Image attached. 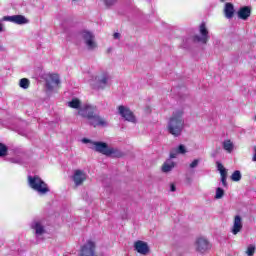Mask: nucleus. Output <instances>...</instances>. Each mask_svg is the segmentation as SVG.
<instances>
[{"mask_svg":"<svg viewBox=\"0 0 256 256\" xmlns=\"http://www.w3.org/2000/svg\"><path fill=\"white\" fill-rule=\"evenodd\" d=\"M89 125H91L94 128H97V127H107V125H109V123L107 122V119L103 118V116L96 113L89 120Z\"/></svg>","mask_w":256,"mask_h":256,"instance_id":"8","label":"nucleus"},{"mask_svg":"<svg viewBox=\"0 0 256 256\" xmlns=\"http://www.w3.org/2000/svg\"><path fill=\"white\" fill-rule=\"evenodd\" d=\"M254 155H253V158H252V161H256V146H254Z\"/></svg>","mask_w":256,"mask_h":256,"instance_id":"36","label":"nucleus"},{"mask_svg":"<svg viewBox=\"0 0 256 256\" xmlns=\"http://www.w3.org/2000/svg\"><path fill=\"white\" fill-rule=\"evenodd\" d=\"M224 13H225L226 19H233L235 15V7L233 6V4L229 2L226 3L224 8Z\"/></svg>","mask_w":256,"mask_h":256,"instance_id":"18","label":"nucleus"},{"mask_svg":"<svg viewBox=\"0 0 256 256\" xmlns=\"http://www.w3.org/2000/svg\"><path fill=\"white\" fill-rule=\"evenodd\" d=\"M233 142L231 140H226L223 142V149L227 151V153H233Z\"/></svg>","mask_w":256,"mask_h":256,"instance_id":"22","label":"nucleus"},{"mask_svg":"<svg viewBox=\"0 0 256 256\" xmlns=\"http://www.w3.org/2000/svg\"><path fill=\"white\" fill-rule=\"evenodd\" d=\"M2 21H9L10 23L14 22V15L13 16H4Z\"/></svg>","mask_w":256,"mask_h":256,"instance_id":"31","label":"nucleus"},{"mask_svg":"<svg viewBox=\"0 0 256 256\" xmlns=\"http://www.w3.org/2000/svg\"><path fill=\"white\" fill-rule=\"evenodd\" d=\"M82 37L89 49H95V47H97V44L94 41L95 36L91 32L84 31L82 33Z\"/></svg>","mask_w":256,"mask_h":256,"instance_id":"12","label":"nucleus"},{"mask_svg":"<svg viewBox=\"0 0 256 256\" xmlns=\"http://www.w3.org/2000/svg\"><path fill=\"white\" fill-rule=\"evenodd\" d=\"M231 179L233 180V181H241V171H239V170H236V171H234L233 173H232V175H231Z\"/></svg>","mask_w":256,"mask_h":256,"instance_id":"28","label":"nucleus"},{"mask_svg":"<svg viewBox=\"0 0 256 256\" xmlns=\"http://www.w3.org/2000/svg\"><path fill=\"white\" fill-rule=\"evenodd\" d=\"M73 181L76 187H79L82 183L87 181V174L83 170H75L73 175Z\"/></svg>","mask_w":256,"mask_h":256,"instance_id":"11","label":"nucleus"},{"mask_svg":"<svg viewBox=\"0 0 256 256\" xmlns=\"http://www.w3.org/2000/svg\"><path fill=\"white\" fill-rule=\"evenodd\" d=\"M95 111V107L86 105L80 108L78 113L81 115V117H84V119H88V121H90L91 118L97 114Z\"/></svg>","mask_w":256,"mask_h":256,"instance_id":"9","label":"nucleus"},{"mask_svg":"<svg viewBox=\"0 0 256 256\" xmlns=\"http://www.w3.org/2000/svg\"><path fill=\"white\" fill-rule=\"evenodd\" d=\"M222 3L225 2V0H220Z\"/></svg>","mask_w":256,"mask_h":256,"instance_id":"39","label":"nucleus"},{"mask_svg":"<svg viewBox=\"0 0 256 256\" xmlns=\"http://www.w3.org/2000/svg\"><path fill=\"white\" fill-rule=\"evenodd\" d=\"M238 17L243 21H247L249 17H251V8L249 6H244L240 8L238 11Z\"/></svg>","mask_w":256,"mask_h":256,"instance_id":"15","label":"nucleus"},{"mask_svg":"<svg viewBox=\"0 0 256 256\" xmlns=\"http://www.w3.org/2000/svg\"><path fill=\"white\" fill-rule=\"evenodd\" d=\"M104 3L107 7H111V5H115V3H117V0H104Z\"/></svg>","mask_w":256,"mask_h":256,"instance_id":"30","label":"nucleus"},{"mask_svg":"<svg viewBox=\"0 0 256 256\" xmlns=\"http://www.w3.org/2000/svg\"><path fill=\"white\" fill-rule=\"evenodd\" d=\"M29 85H30L29 79H27V78L20 79L19 86L22 89H29Z\"/></svg>","mask_w":256,"mask_h":256,"instance_id":"26","label":"nucleus"},{"mask_svg":"<svg viewBox=\"0 0 256 256\" xmlns=\"http://www.w3.org/2000/svg\"><path fill=\"white\" fill-rule=\"evenodd\" d=\"M174 167H175V162H173V161L165 162L162 165V171H163V173H169V171H171Z\"/></svg>","mask_w":256,"mask_h":256,"instance_id":"21","label":"nucleus"},{"mask_svg":"<svg viewBox=\"0 0 256 256\" xmlns=\"http://www.w3.org/2000/svg\"><path fill=\"white\" fill-rule=\"evenodd\" d=\"M246 254L248 256H254L255 255V245H249L247 247Z\"/></svg>","mask_w":256,"mask_h":256,"instance_id":"29","label":"nucleus"},{"mask_svg":"<svg viewBox=\"0 0 256 256\" xmlns=\"http://www.w3.org/2000/svg\"><path fill=\"white\" fill-rule=\"evenodd\" d=\"M254 120L256 121V115H255V117H254Z\"/></svg>","mask_w":256,"mask_h":256,"instance_id":"40","label":"nucleus"},{"mask_svg":"<svg viewBox=\"0 0 256 256\" xmlns=\"http://www.w3.org/2000/svg\"><path fill=\"white\" fill-rule=\"evenodd\" d=\"M16 25H26L29 20L23 15H14V22Z\"/></svg>","mask_w":256,"mask_h":256,"instance_id":"19","label":"nucleus"},{"mask_svg":"<svg viewBox=\"0 0 256 256\" xmlns=\"http://www.w3.org/2000/svg\"><path fill=\"white\" fill-rule=\"evenodd\" d=\"M199 165V159H195L192 163H190V168L195 169Z\"/></svg>","mask_w":256,"mask_h":256,"instance_id":"32","label":"nucleus"},{"mask_svg":"<svg viewBox=\"0 0 256 256\" xmlns=\"http://www.w3.org/2000/svg\"><path fill=\"white\" fill-rule=\"evenodd\" d=\"M224 195H225V190H223V188L221 187H218L216 189L215 199H223Z\"/></svg>","mask_w":256,"mask_h":256,"instance_id":"27","label":"nucleus"},{"mask_svg":"<svg viewBox=\"0 0 256 256\" xmlns=\"http://www.w3.org/2000/svg\"><path fill=\"white\" fill-rule=\"evenodd\" d=\"M73 1H77V0H73Z\"/></svg>","mask_w":256,"mask_h":256,"instance_id":"41","label":"nucleus"},{"mask_svg":"<svg viewBox=\"0 0 256 256\" xmlns=\"http://www.w3.org/2000/svg\"><path fill=\"white\" fill-rule=\"evenodd\" d=\"M120 37H121V34H120V33H117V32H116V33L113 34V38H114V39H119Z\"/></svg>","mask_w":256,"mask_h":256,"instance_id":"35","label":"nucleus"},{"mask_svg":"<svg viewBox=\"0 0 256 256\" xmlns=\"http://www.w3.org/2000/svg\"><path fill=\"white\" fill-rule=\"evenodd\" d=\"M170 191H172V192L177 191V188L175 187V184L170 185Z\"/></svg>","mask_w":256,"mask_h":256,"instance_id":"34","label":"nucleus"},{"mask_svg":"<svg viewBox=\"0 0 256 256\" xmlns=\"http://www.w3.org/2000/svg\"><path fill=\"white\" fill-rule=\"evenodd\" d=\"M134 249L140 255H147L149 253V244L142 240H137L136 242H134Z\"/></svg>","mask_w":256,"mask_h":256,"instance_id":"10","label":"nucleus"},{"mask_svg":"<svg viewBox=\"0 0 256 256\" xmlns=\"http://www.w3.org/2000/svg\"><path fill=\"white\" fill-rule=\"evenodd\" d=\"M49 79L53 85H61L59 74H50Z\"/></svg>","mask_w":256,"mask_h":256,"instance_id":"23","label":"nucleus"},{"mask_svg":"<svg viewBox=\"0 0 256 256\" xmlns=\"http://www.w3.org/2000/svg\"><path fill=\"white\" fill-rule=\"evenodd\" d=\"M28 185L33 189L34 191H37L40 195H47L51 190L49 189V186L41 177L38 175L35 176H28Z\"/></svg>","mask_w":256,"mask_h":256,"instance_id":"3","label":"nucleus"},{"mask_svg":"<svg viewBox=\"0 0 256 256\" xmlns=\"http://www.w3.org/2000/svg\"><path fill=\"white\" fill-rule=\"evenodd\" d=\"M95 242L88 240L86 244L81 246L79 256H95Z\"/></svg>","mask_w":256,"mask_h":256,"instance_id":"7","label":"nucleus"},{"mask_svg":"<svg viewBox=\"0 0 256 256\" xmlns=\"http://www.w3.org/2000/svg\"><path fill=\"white\" fill-rule=\"evenodd\" d=\"M3 31V25L0 24V32Z\"/></svg>","mask_w":256,"mask_h":256,"instance_id":"38","label":"nucleus"},{"mask_svg":"<svg viewBox=\"0 0 256 256\" xmlns=\"http://www.w3.org/2000/svg\"><path fill=\"white\" fill-rule=\"evenodd\" d=\"M8 152L9 148H7V145L0 142V157H7Z\"/></svg>","mask_w":256,"mask_h":256,"instance_id":"25","label":"nucleus"},{"mask_svg":"<svg viewBox=\"0 0 256 256\" xmlns=\"http://www.w3.org/2000/svg\"><path fill=\"white\" fill-rule=\"evenodd\" d=\"M195 249L198 253H207L211 249V242L203 237H199L195 241Z\"/></svg>","mask_w":256,"mask_h":256,"instance_id":"6","label":"nucleus"},{"mask_svg":"<svg viewBox=\"0 0 256 256\" xmlns=\"http://www.w3.org/2000/svg\"><path fill=\"white\" fill-rule=\"evenodd\" d=\"M34 229L36 231V235H43V233H45V228L39 222L35 223Z\"/></svg>","mask_w":256,"mask_h":256,"instance_id":"24","label":"nucleus"},{"mask_svg":"<svg viewBox=\"0 0 256 256\" xmlns=\"http://www.w3.org/2000/svg\"><path fill=\"white\" fill-rule=\"evenodd\" d=\"M68 107L71 109H81V100L79 98H73L68 102Z\"/></svg>","mask_w":256,"mask_h":256,"instance_id":"20","label":"nucleus"},{"mask_svg":"<svg viewBox=\"0 0 256 256\" xmlns=\"http://www.w3.org/2000/svg\"><path fill=\"white\" fill-rule=\"evenodd\" d=\"M93 150L96 151V153H101V155H105L106 157H123V152H121L117 148L109 147V144L105 142H92Z\"/></svg>","mask_w":256,"mask_h":256,"instance_id":"2","label":"nucleus"},{"mask_svg":"<svg viewBox=\"0 0 256 256\" xmlns=\"http://www.w3.org/2000/svg\"><path fill=\"white\" fill-rule=\"evenodd\" d=\"M199 35H194L192 37V41L194 43H203V45H207L210 36H209V30L207 29V24L205 22H202L199 26Z\"/></svg>","mask_w":256,"mask_h":256,"instance_id":"4","label":"nucleus"},{"mask_svg":"<svg viewBox=\"0 0 256 256\" xmlns=\"http://www.w3.org/2000/svg\"><path fill=\"white\" fill-rule=\"evenodd\" d=\"M98 89H105L107 87V82L109 81V75L107 73L101 74V76L96 77Z\"/></svg>","mask_w":256,"mask_h":256,"instance_id":"17","label":"nucleus"},{"mask_svg":"<svg viewBox=\"0 0 256 256\" xmlns=\"http://www.w3.org/2000/svg\"><path fill=\"white\" fill-rule=\"evenodd\" d=\"M118 113L123 119H125V121H128L129 123H135L137 121L135 114H133V111H131V109L128 107L123 105L118 106Z\"/></svg>","mask_w":256,"mask_h":256,"instance_id":"5","label":"nucleus"},{"mask_svg":"<svg viewBox=\"0 0 256 256\" xmlns=\"http://www.w3.org/2000/svg\"><path fill=\"white\" fill-rule=\"evenodd\" d=\"M183 110H176L172 113L168 121V132L173 137H179L181 133H183V129L185 128V120H183Z\"/></svg>","mask_w":256,"mask_h":256,"instance_id":"1","label":"nucleus"},{"mask_svg":"<svg viewBox=\"0 0 256 256\" xmlns=\"http://www.w3.org/2000/svg\"><path fill=\"white\" fill-rule=\"evenodd\" d=\"M216 166L217 169L220 173V177H221V183L223 185V187H227V169H225V166H223V164L221 162H216Z\"/></svg>","mask_w":256,"mask_h":256,"instance_id":"14","label":"nucleus"},{"mask_svg":"<svg viewBox=\"0 0 256 256\" xmlns=\"http://www.w3.org/2000/svg\"><path fill=\"white\" fill-rule=\"evenodd\" d=\"M46 87H48V89H53V86H51V82L46 83Z\"/></svg>","mask_w":256,"mask_h":256,"instance_id":"37","label":"nucleus"},{"mask_svg":"<svg viewBox=\"0 0 256 256\" xmlns=\"http://www.w3.org/2000/svg\"><path fill=\"white\" fill-rule=\"evenodd\" d=\"M187 153V148L185 145L180 144L177 148H174L170 152V159H175L177 155H185Z\"/></svg>","mask_w":256,"mask_h":256,"instance_id":"16","label":"nucleus"},{"mask_svg":"<svg viewBox=\"0 0 256 256\" xmlns=\"http://www.w3.org/2000/svg\"><path fill=\"white\" fill-rule=\"evenodd\" d=\"M241 229H243V218H241V216L239 215H236L234 217V222L232 226L233 235H237L238 233H241Z\"/></svg>","mask_w":256,"mask_h":256,"instance_id":"13","label":"nucleus"},{"mask_svg":"<svg viewBox=\"0 0 256 256\" xmlns=\"http://www.w3.org/2000/svg\"><path fill=\"white\" fill-rule=\"evenodd\" d=\"M82 143H93V141H91V140L88 139V138H83V139H82Z\"/></svg>","mask_w":256,"mask_h":256,"instance_id":"33","label":"nucleus"}]
</instances>
